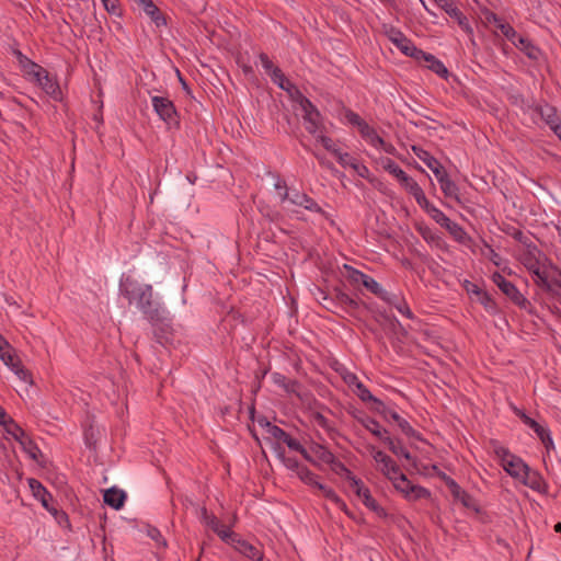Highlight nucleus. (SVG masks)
Instances as JSON below:
<instances>
[{
	"label": "nucleus",
	"mask_w": 561,
	"mask_h": 561,
	"mask_svg": "<svg viewBox=\"0 0 561 561\" xmlns=\"http://www.w3.org/2000/svg\"><path fill=\"white\" fill-rule=\"evenodd\" d=\"M12 371L18 376L20 380L30 385L33 383L31 373L22 365V363L15 369H12Z\"/></svg>",
	"instance_id": "obj_53"
},
{
	"label": "nucleus",
	"mask_w": 561,
	"mask_h": 561,
	"mask_svg": "<svg viewBox=\"0 0 561 561\" xmlns=\"http://www.w3.org/2000/svg\"><path fill=\"white\" fill-rule=\"evenodd\" d=\"M344 119L350 125L356 127L362 138L373 147L383 145V139L379 137L376 130L370 127L367 122L364 121L358 114L347 110L344 113Z\"/></svg>",
	"instance_id": "obj_6"
},
{
	"label": "nucleus",
	"mask_w": 561,
	"mask_h": 561,
	"mask_svg": "<svg viewBox=\"0 0 561 561\" xmlns=\"http://www.w3.org/2000/svg\"><path fill=\"white\" fill-rule=\"evenodd\" d=\"M300 115L304 121V126L306 130L317 137V135L322 134L325 129L323 124L322 116L317 107H298Z\"/></svg>",
	"instance_id": "obj_9"
},
{
	"label": "nucleus",
	"mask_w": 561,
	"mask_h": 561,
	"mask_svg": "<svg viewBox=\"0 0 561 561\" xmlns=\"http://www.w3.org/2000/svg\"><path fill=\"white\" fill-rule=\"evenodd\" d=\"M385 443L388 445L391 453L396 456L400 457L403 454L404 449H407L399 439H394L390 436H385Z\"/></svg>",
	"instance_id": "obj_49"
},
{
	"label": "nucleus",
	"mask_w": 561,
	"mask_h": 561,
	"mask_svg": "<svg viewBox=\"0 0 561 561\" xmlns=\"http://www.w3.org/2000/svg\"><path fill=\"white\" fill-rule=\"evenodd\" d=\"M344 380H345V382L350 387H355L356 388V383H360V381L357 378V376L355 374H352V373H347L346 375H344Z\"/></svg>",
	"instance_id": "obj_63"
},
{
	"label": "nucleus",
	"mask_w": 561,
	"mask_h": 561,
	"mask_svg": "<svg viewBox=\"0 0 561 561\" xmlns=\"http://www.w3.org/2000/svg\"><path fill=\"white\" fill-rule=\"evenodd\" d=\"M420 62H425L428 69H431L442 78H445L448 75L447 68L440 60L436 59L434 55L424 51V56L422 57Z\"/></svg>",
	"instance_id": "obj_26"
},
{
	"label": "nucleus",
	"mask_w": 561,
	"mask_h": 561,
	"mask_svg": "<svg viewBox=\"0 0 561 561\" xmlns=\"http://www.w3.org/2000/svg\"><path fill=\"white\" fill-rule=\"evenodd\" d=\"M274 451L288 470H291L296 473L302 466L296 458L286 456L285 450L280 445H276L274 447Z\"/></svg>",
	"instance_id": "obj_28"
},
{
	"label": "nucleus",
	"mask_w": 561,
	"mask_h": 561,
	"mask_svg": "<svg viewBox=\"0 0 561 561\" xmlns=\"http://www.w3.org/2000/svg\"><path fill=\"white\" fill-rule=\"evenodd\" d=\"M394 488L403 493L409 500H417L430 495L428 491L420 485H414L405 477V474L399 471V474L389 478Z\"/></svg>",
	"instance_id": "obj_8"
},
{
	"label": "nucleus",
	"mask_w": 561,
	"mask_h": 561,
	"mask_svg": "<svg viewBox=\"0 0 561 561\" xmlns=\"http://www.w3.org/2000/svg\"><path fill=\"white\" fill-rule=\"evenodd\" d=\"M369 291H371L373 294L377 295V296H381L382 294V288L381 286L374 279L371 278L370 276H366L365 280H364V284H363Z\"/></svg>",
	"instance_id": "obj_58"
},
{
	"label": "nucleus",
	"mask_w": 561,
	"mask_h": 561,
	"mask_svg": "<svg viewBox=\"0 0 561 561\" xmlns=\"http://www.w3.org/2000/svg\"><path fill=\"white\" fill-rule=\"evenodd\" d=\"M443 479L445 480L450 493L456 500L460 501L462 505L466 506L467 508L477 510L473 497L469 495L465 490H462L455 480L447 477L446 474H443Z\"/></svg>",
	"instance_id": "obj_16"
},
{
	"label": "nucleus",
	"mask_w": 561,
	"mask_h": 561,
	"mask_svg": "<svg viewBox=\"0 0 561 561\" xmlns=\"http://www.w3.org/2000/svg\"><path fill=\"white\" fill-rule=\"evenodd\" d=\"M520 481L529 486L533 490L540 491L541 486L543 484V481L540 477V474L536 471L530 470L528 467L527 472H525V476L522 477Z\"/></svg>",
	"instance_id": "obj_29"
},
{
	"label": "nucleus",
	"mask_w": 561,
	"mask_h": 561,
	"mask_svg": "<svg viewBox=\"0 0 561 561\" xmlns=\"http://www.w3.org/2000/svg\"><path fill=\"white\" fill-rule=\"evenodd\" d=\"M445 229H447L448 232L458 242L466 243L467 240H469V237H468L467 232L463 230V228L454 221H450L449 226H447Z\"/></svg>",
	"instance_id": "obj_40"
},
{
	"label": "nucleus",
	"mask_w": 561,
	"mask_h": 561,
	"mask_svg": "<svg viewBox=\"0 0 561 561\" xmlns=\"http://www.w3.org/2000/svg\"><path fill=\"white\" fill-rule=\"evenodd\" d=\"M477 296H478V300L479 302L488 310V311H491V312H495L496 310V304L495 301L491 298V296L481 290V289H477Z\"/></svg>",
	"instance_id": "obj_43"
},
{
	"label": "nucleus",
	"mask_w": 561,
	"mask_h": 561,
	"mask_svg": "<svg viewBox=\"0 0 561 561\" xmlns=\"http://www.w3.org/2000/svg\"><path fill=\"white\" fill-rule=\"evenodd\" d=\"M28 485L33 493V495L41 501L42 505L49 512H56L55 508L50 506V502L53 501V497L50 493L46 490V488L36 479L31 478L28 479Z\"/></svg>",
	"instance_id": "obj_19"
},
{
	"label": "nucleus",
	"mask_w": 561,
	"mask_h": 561,
	"mask_svg": "<svg viewBox=\"0 0 561 561\" xmlns=\"http://www.w3.org/2000/svg\"><path fill=\"white\" fill-rule=\"evenodd\" d=\"M296 474L304 483L308 485L316 488L317 484L319 483L317 480V476L304 465L299 468Z\"/></svg>",
	"instance_id": "obj_41"
},
{
	"label": "nucleus",
	"mask_w": 561,
	"mask_h": 561,
	"mask_svg": "<svg viewBox=\"0 0 561 561\" xmlns=\"http://www.w3.org/2000/svg\"><path fill=\"white\" fill-rule=\"evenodd\" d=\"M234 550L252 561H262L264 558L263 551L249 541L242 539L240 536L233 545Z\"/></svg>",
	"instance_id": "obj_18"
},
{
	"label": "nucleus",
	"mask_w": 561,
	"mask_h": 561,
	"mask_svg": "<svg viewBox=\"0 0 561 561\" xmlns=\"http://www.w3.org/2000/svg\"><path fill=\"white\" fill-rule=\"evenodd\" d=\"M542 254L537 248L527 249L522 254L523 265L535 276V283L545 289H550V283L545 271L541 268Z\"/></svg>",
	"instance_id": "obj_3"
},
{
	"label": "nucleus",
	"mask_w": 561,
	"mask_h": 561,
	"mask_svg": "<svg viewBox=\"0 0 561 561\" xmlns=\"http://www.w3.org/2000/svg\"><path fill=\"white\" fill-rule=\"evenodd\" d=\"M289 449L295 450L299 453L308 462L310 463H317L313 460V457L310 455V453L295 438H293L290 435L287 437L285 443Z\"/></svg>",
	"instance_id": "obj_34"
},
{
	"label": "nucleus",
	"mask_w": 561,
	"mask_h": 561,
	"mask_svg": "<svg viewBox=\"0 0 561 561\" xmlns=\"http://www.w3.org/2000/svg\"><path fill=\"white\" fill-rule=\"evenodd\" d=\"M317 489H319L320 491H322L323 495L332 501L333 503H335L341 510L343 511H346V504L340 499V496L330 488H328L327 485L322 484V483H318Z\"/></svg>",
	"instance_id": "obj_37"
},
{
	"label": "nucleus",
	"mask_w": 561,
	"mask_h": 561,
	"mask_svg": "<svg viewBox=\"0 0 561 561\" xmlns=\"http://www.w3.org/2000/svg\"><path fill=\"white\" fill-rule=\"evenodd\" d=\"M291 102L298 103L299 105H312V103L299 91V89L290 83L288 88L285 90Z\"/></svg>",
	"instance_id": "obj_35"
},
{
	"label": "nucleus",
	"mask_w": 561,
	"mask_h": 561,
	"mask_svg": "<svg viewBox=\"0 0 561 561\" xmlns=\"http://www.w3.org/2000/svg\"><path fill=\"white\" fill-rule=\"evenodd\" d=\"M376 462L381 463V471L388 478L399 474V467L397 463L383 451L376 450L373 455Z\"/></svg>",
	"instance_id": "obj_21"
},
{
	"label": "nucleus",
	"mask_w": 561,
	"mask_h": 561,
	"mask_svg": "<svg viewBox=\"0 0 561 561\" xmlns=\"http://www.w3.org/2000/svg\"><path fill=\"white\" fill-rule=\"evenodd\" d=\"M516 414L522 419V421L527 425L529 426L530 428L533 427H537L538 426V423L533 420L531 417H529L528 415H526L523 411L520 410H516Z\"/></svg>",
	"instance_id": "obj_61"
},
{
	"label": "nucleus",
	"mask_w": 561,
	"mask_h": 561,
	"mask_svg": "<svg viewBox=\"0 0 561 561\" xmlns=\"http://www.w3.org/2000/svg\"><path fill=\"white\" fill-rule=\"evenodd\" d=\"M355 389H356L355 393L358 396V398L362 401H364V402L373 401L374 403L377 404L376 408H380V405H382L383 402H381L379 399L375 398L362 382L356 383Z\"/></svg>",
	"instance_id": "obj_39"
},
{
	"label": "nucleus",
	"mask_w": 561,
	"mask_h": 561,
	"mask_svg": "<svg viewBox=\"0 0 561 561\" xmlns=\"http://www.w3.org/2000/svg\"><path fill=\"white\" fill-rule=\"evenodd\" d=\"M215 534H217L222 541L231 545L232 547L239 538L238 534L231 531L230 528L225 525Z\"/></svg>",
	"instance_id": "obj_44"
},
{
	"label": "nucleus",
	"mask_w": 561,
	"mask_h": 561,
	"mask_svg": "<svg viewBox=\"0 0 561 561\" xmlns=\"http://www.w3.org/2000/svg\"><path fill=\"white\" fill-rule=\"evenodd\" d=\"M104 503L108 506L119 510L126 500V493L123 490L111 488L104 492Z\"/></svg>",
	"instance_id": "obj_24"
},
{
	"label": "nucleus",
	"mask_w": 561,
	"mask_h": 561,
	"mask_svg": "<svg viewBox=\"0 0 561 561\" xmlns=\"http://www.w3.org/2000/svg\"><path fill=\"white\" fill-rule=\"evenodd\" d=\"M105 10L110 13H116L117 11V0H101Z\"/></svg>",
	"instance_id": "obj_64"
},
{
	"label": "nucleus",
	"mask_w": 561,
	"mask_h": 561,
	"mask_svg": "<svg viewBox=\"0 0 561 561\" xmlns=\"http://www.w3.org/2000/svg\"><path fill=\"white\" fill-rule=\"evenodd\" d=\"M334 157L342 167H351L353 169L358 168V163L347 152H342L341 150H339L337 153L334 154Z\"/></svg>",
	"instance_id": "obj_46"
},
{
	"label": "nucleus",
	"mask_w": 561,
	"mask_h": 561,
	"mask_svg": "<svg viewBox=\"0 0 561 561\" xmlns=\"http://www.w3.org/2000/svg\"><path fill=\"white\" fill-rule=\"evenodd\" d=\"M364 425L373 435L382 442H385V436H389L387 430H382L380 424L373 419L367 420Z\"/></svg>",
	"instance_id": "obj_42"
},
{
	"label": "nucleus",
	"mask_w": 561,
	"mask_h": 561,
	"mask_svg": "<svg viewBox=\"0 0 561 561\" xmlns=\"http://www.w3.org/2000/svg\"><path fill=\"white\" fill-rule=\"evenodd\" d=\"M414 198H415L416 203L430 215L432 214V209L437 208L428 202V199L426 198V196L424 194V191H422L416 196H414Z\"/></svg>",
	"instance_id": "obj_56"
},
{
	"label": "nucleus",
	"mask_w": 561,
	"mask_h": 561,
	"mask_svg": "<svg viewBox=\"0 0 561 561\" xmlns=\"http://www.w3.org/2000/svg\"><path fill=\"white\" fill-rule=\"evenodd\" d=\"M151 113L169 127L179 125V114L176 107H150Z\"/></svg>",
	"instance_id": "obj_22"
},
{
	"label": "nucleus",
	"mask_w": 561,
	"mask_h": 561,
	"mask_svg": "<svg viewBox=\"0 0 561 561\" xmlns=\"http://www.w3.org/2000/svg\"><path fill=\"white\" fill-rule=\"evenodd\" d=\"M376 411L383 415V417L388 420H392L398 424L403 434L409 437H416V432L410 425V423L402 419L396 411L388 409L383 403L380 408H376Z\"/></svg>",
	"instance_id": "obj_14"
},
{
	"label": "nucleus",
	"mask_w": 561,
	"mask_h": 561,
	"mask_svg": "<svg viewBox=\"0 0 561 561\" xmlns=\"http://www.w3.org/2000/svg\"><path fill=\"white\" fill-rule=\"evenodd\" d=\"M122 291L130 302L136 301L137 306L142 310L144 313L148 314L150 318H153L157 309L153 308V293L151 285H140L130 278H126L122 283Z\"/></svg>",
	"instance_id": "obj_1"
},
{
	"label": "nucleus",
	"mask_w": 561,
	"mask_h": 561,
	"mask_svg": "<svg viewBox=\"0 0 561 561\" xmlns=\"http://www.w3.org/2000/svg\"><path fill=\"white\" fill-rule=\"evenodd\" d=\"M413 153L423 161L428 169L434 173L435 178L438 175H442V172L445 171L444 167L440 164V162L433 157L428 151L425 149L419 147V146H412Z\"/></svg>",
	"instance_id": "obj_17"
},
{
	"label": "nucleus",
	"mask_w": 561,
	"mask_h": 561,
	"mask_svg": "<svg viewBox=\"0 0 561 561\" xmlns=\"http://www.w3.org/2000/svg\"><path fill=\"white\" fill-rule=\"evenodd\" d=\"M23 450L33 459L37 460L38 456L42 455L37 445L26 435L21 442H19Z\"/></svg>",
	"instance_id": "obj_36"
},
{
	"label": "nucleus",
	"mask_w": 561,
	"mask_h": 561,
	"mask_svg": "<svg viewBox=\"0 0 561 561\" xmlns=\"http://www.w3.org/2000/svg\"><path fill=\"white\" fill-rule=\"evenodd\" d=\"M352 490L356 495L362 499L366 507L377 513L379 516H386L385 510L378 505L375 499L371 496L370 491L363 484V482L355 477L348 474Z\"/></svg>",
	"instance_id": "obj_10"
},
{
	"label": "nucleus",
	"mask_w": 561,
	"mask_h": 561,
	"mask_svg": "<svg viewBox=\"0 0 561 561\" xmlns=\"http://www.w3.org/2000/svg\"><path fill=\"white\" fill-rule=\"evenodd\" d=\"M260 60L262 67L266 71V73L271 77L274 73V70H278L279 68L273 64V61L268 58L265 53L260 54Z\"/></svg>",
	"instance_id": "obj_52"
},
{
	"label": "nucleus",
	"mask_w": 561,
	"mask_h": 561,
	"mask_svg": "<svg viewBox=\"0 0 561 561\" xmlns=\"http://www.w3.org/2000/svg\"><path fill=\"white\" fill-rule=\"evenodd\" d=\"M382 168L401 182L408 174L391 159L382 160Z\"/></svg>",
	"instance_id": "obj_38"
},
{
	"label": "nucleus",
	"mask_w": 561,
	"mask_h": 561,
	"mask_svg": "<svg viewBox=\"0 0 561 561\" xmlns=\"http://www.w3.org/2000/svg\"><path fill=\"white\" fill-rule=\"evenodd\" d=\"M534 114L539 116L561 140V119L556 107H534Z\"/></svg>",
	"instance_id": "obj_13"
},
{
	"label": "nucleus",
	"mask_w": 561,
	"mask_h": 561,
	"mask_svg": "<svg viewBox=\"0 0 561 561\" xmlns=\"http://www.w3.org/2000/svg\"><path fill=\"white\" fill-rule=\"evenodd\" d=\"M431 217L442 227L446 228L451 221L440 209H432Z\"/></svg>",
	"instance_id": "obj_57"
},
{
	"label": "nucleus",
	"mask_w": 561,
	"mask_h": 561,
	"mask_svg": "<svg viewBox=\"0 0 561 561\" xmlns=\"http://www.w3.org/2000/svg\"><path fill=\"white\" fill-rule=\"evenodd\" d=\"M265 427L268 436L276 440V443L273 445V448L276 445H279L280 442L285 443V440L289 436V434L286 433L283 428L278 427L277 425L271 424L270 422L265 423Z\"/></svg>",
	"instance_id": "obj_33"
},
{
	"label": "nucleus",
	"mask_w": 561,
	"mask_h": 561,
	"mask_svg": "<svg viewBox=\"0 0 561 561\" xmlns=\"http://www.w3.org/2000/svg\"><path fill=\"white\" fill-rule=\"evenodd\" d=\"M346 276L354 284H364L366 274L345 265Z\"/></svg>",
	"instance_id": "obj_50"
},
{
	"label": "nucleus",
	"mask_w": 561,
	"mask_h": 561,
	"mask_svg": "<svg viewBox=\"0 0 561 561\" xmlns=\"http://www.w3.org/2000/svg\"><path fill=\"white\" fill-rule=\"evenodd\" d=\"M492 280L501 289V291L507 296L516 306L528 311L529 313L533 312L531 302L517 289L513 283L507 280L497 272L493 274Z\"/></svg>",
	"instance_id": "obj_5"
},
{
	"label": "nucleus",
	"mask_w": 561,
	"mask_h": 561,
	"mask_svg": "<svg viewBox=\"0 0 561 561\" xmlns=\"http://www.w3.org/2000/svg\"><path fill=\"white\" fill-rule=\"evenodd\" d=\"M339 313L344 311L351 316L355 314L359 304L340 289L334 290Z\"/></svg>",
	"instance_id": "obj_20"
},
{
	"label": "nucleus",
	"mask_w": 561,
	"mask_h": 561,
	"mask_svg": "<svg viewBox=\"0 0 561 561\" xmlns=\"http://www.w3.org/2000/svg\"><path fill=\"white\" fill-rule=\"evenodd\" d=\"M533 430L538 435V437L540 438L541 442H546V438H548V434H549V431L547 428H545L543 426H541L538 423V426L533 427Z\"/></svg>",
	"instance_id": "obj_62"
},
{
	"label": "nucleus",
	"mask_w": 561,
	"mask_h": 561,
	"mask_svg": "<svg viewBox=\"0 0 561 561\" xmlns=\"http://www.w3.org/2000/svg\"><path fill=\"white\" fill-rule=\"evenodd\" d=\"M317 141H319L329 152L332 154L337 153L340 150L336 146V144L331 139L330 137H327L322 134L317 135Z\"/></svg>",
	"instance_id": "obj_48"
},
{
	"label": "nucleus",
	"mask_w": 561,
	"mask_h": 561,
	"mask_svg": "<svg viewBox=\"0 0 561 561\" xmlns=\"http://www.w3.org/2000/svg\"><path fill=\"white\" fill-rule=\"evenodd\" d=\"M492 19L495 23V26L501 33L510 39L514 45H517L516 38L519 34L506 22L499 19L495 14H492Z\"/></svg>",
	"instance_id": "obj_27"
},
{
	"label": "nucleus",
	"mask_w": 561,
	"mask_h": 561,
	"mask_svg": "<svg viewBox=\"0 0 561 561\" xmlns=\"http://www.w3.org/2000/svg\"><path fill=\"white\" fill-rule=\"evenodd\" d=\"M205 525L210 528L214 533L218 531L224 525L221 522L213 515L211 517H207V522Z\"/></svg>",
	"instance_id": "obj_60"
},
{
	"label": "nucleus",
	"mask_w": 561,
	"mask_h": 561,
	"mask_svg": "<svg viewBox=\"0 0 561 561\" xmlns=\"http://www.w3.org/2000/svg\"><path fill=\"white\" fill-rule=\"evenodd\" d=\"M288 201L293 205L300 206V207H304L307 210H310V211H313V213H318V214H321V215L325 216V213L318 205V203L313 198H311L310 196H308L307 194H305L302 192L293 190L290 195H289V197H288Z\"/></svg>",
	"instance_id": "obj_15"
},
{
	"label": "nucleus",
	"mask_w": 561,
	"mask_h": 561,
	"mask_svg": "<svg viewBox=\"0 0 561 561\" xmlns=\"http://www.w3.org/2000/svg\"><path fill=\"white\" fill-rule=\"evenodd\" d=\"M400 183L413 197L423 191L422 187L409 175H407Z\"/></svg>",
	"instance_id": "obj_45"
},
{
	"label": "nucleus",
	"mask_w": 561,
	"mask_h": 561,
	"mask_svg": "<svg viewBox=\"0 0 561 561\" xmlns=\"http://www.w3.org/2000/svg\"><path fill=\"white\" fill-rule=\"evenodd\" d=\"M275 190L278 192V195L282 199V202H285L288 199L291 192H289L287 184L284 180L278 179L275 183Z\"/></svg>",
	"instance_id": "obj_59"
},
{
	"label": "nucleus",
	"mask_w": 561,
	"mask_h": 561,
	"mask_svg": "<svg viewBox=\"0 0 561 561\" xmlns=\"http://www.w3.org/2000/svg\"><path fill=\"white\" fill-rule=\"evenodd\" d=\"M0 358L11 370L15 369L22 363L11 345L0 353Z\"/></svg>",
	"instance_id": "obj_31"
},
{
	"label": "nucleus",
	"mask_w": 561,
	"mask_h": 561,
	"mask_svg": "<svg viewBox=\"0 0 561 561\" xmlns=\"http://www.w3.org/2000/svg\"><path fill=\"white\" fill-rule=\"evenodd\" d=\"M516 42H517V45H515V46L518 47L520 50H523L529 58H531V59L538 58L540 50L535 45H533L528 38H526L522 35H518V37L516 38Z\"/></svg>",
	"instance_id": "obj_30"
},
{
	"label": "nucleus",
	"mask_w": 561,
	"mask_h": 561,
	"mask_svg": "<svg viewBox=\"0 0 561 561\" xmlns=\"http://www.w3.org/2000/svg\"><path fill=\"white\" fill-rule=\"evenodd\" d=\"M2 426L4 427L5 432L18 442H21L27 435L11 416L7 419Z\"/></svg>",
	"instance_id": "obj_32"
},
{
	"label": "nucleus",
	"mask_w": 561,
	"mask_h": 561,
	"mask_svg": "<svg viewBox=\"0 0 561 561\" xmlns=\"http://www.w3.org/2000/svg\"><path fill=\"white\" fill-rule=\"evenodd\" d=\"M321 295L322 305L325 309L339 313L335 296L329 297L324 291L319 290Z\"/></svg>",
	"instance_id": "obj_51"
},
{
	"label": "nucleus",
	"mask_w": 561,
	"mask_h": 561,
	"mask_svg": "<svg viewBox=\"0 0 561 561\" xmlns=\"http://www.w3.org/2000/svg\"><path fill=\"white\" fill-rule=\"evenodd\" d=\"M271 80L273 83L277 84L282 90H286L288 85L291 83L290 80L284 75V72L278 69L274 70V73L271 76Z\"/></svg>",
	"instance_id": "obj_47"
},
{
	"label": "nucleus",
	"mask_w": 561,
	"mask_h": 561,
	"mask_svg": "<svg viewBox=\"0 0 561 561\" xmlns=\"http://www.w3.org/2000/svg\"><path fill=\"white\" fill-rule=\"evenodd\" d=\"M136 3L144 9L157 26L165 24V19L161 15L160 10L151 0H137Z\"/></svg>",
	"instance_id": "obj_25"
},
{
	"label": "nucleus",
	"mask_w": 561,
	"mask_h": 561,
	"mask_svg": "<svg viewBox=\"0 0 561 561\" xmlns=\"http://www.w3.org/2000/svg\"><path fill=\"white\" fill-rule=\"evenodd\" d=\"M28 75L32 76L33 79L42 87L45 93L50 96L51 101H62V93L59 84L43 67L32 62Z\"/></svg>",
	"instance_id": "obj_4"
},
{
	"label": "nucleus",
	"mask_w": 561,
	"mask_h": 561,
	"mask_svg": "<svg viewBox=\"0 0 561 561\" xmlns=\"http://www.w3.org/2000/svg\"><path fill=\"white\" fill-rule=\"evenodd\" d=\"M389 41L405 56L412 57L416 61H421L424 51L419 49L411 39H409L401 31L390 28L387 33Z\"/></svg>",
	"instance_id": "obj_7"
},
{
	"label": "nucleus",
	"mask_w": 561,
	"mask_h": 561,
	"mask_svg": "<svg viewBox=\"0 0 561 561\" xmlns=\"http://www.w3.org/2000/svg\"><path fill=\"white\" fill-rule=\"evenodd\" d=\"M414 198H415L416 203L430 215L432 214V209L437 208L428 202V199L426 198V196L424 194V191H422L416 196H414Z\"/></svg>",
	"instance_id": "obj_55"
},
{
	"label": "nucleus",
	"mask_w": 561,
	"mask_h": 561,
	"mask_svg": "<svg viewBox=\"0 0 561 561\" xmlns=\"http://www.w3.org/2000/svg\"><path fill=\"white\" fill-rule=\"evenodd\" d=\"M436 179L440 185V190L443 191L444 195L446 197L454 198L456 202L460 203L458 186L455 184L454 181L450 180L447 172H442V175H438Z\"/></svg>",
	"instance_id": "obj_23"
},
{
	"label": "nucleus",
	"mask_w": 561,
	"mask_h": 561,
	"mask_svg": "<svg viewBox=\"0 0 561 561\" xmlns=\"http://www.w3.org/2000/svg\"><path fill=\"white\" fill-rule=\"evenodd\" d=\"M490 447L494 455L501 460L503 469L513 478L522 479L527 472L528 466L517 456L512 455L510 450L499 444L496 440L490 442Z\"/></svg>",
	"instance_id": "obj_2"
},
{
	"label": "nucleus",
	"mask_w": 561,
	"mask_h": 561,
	"mask_svg": "<svg viewBox=\"0 0 561 561\" xmlns=\"http://www.w3.org/2000/svg\"><path fill=\"white\" fill-rule=\"evenodd\" d=\"M310 451L314 455L316 458L313 460L317 462L316 466L319 462H323L327 465H331L334 470H342L346 471L350 474V471L346 469L344 463L339 461L335 456L324 446L320 444H312L310 446Z\"/></svg>",
	"instance_id": "obj_11"
},
{
	"label": "nucleus",
	"mask_w": 561,
	"mask_h": 561,
	"mask_svg": "<svg viewBox=\"0 0 561 561\" xmlns=\"http://www.w3.org/2000/svg\"><path fill=\"white\" fill-rule=\"evenodd\" d=\"M440 5V8L453 19H455L458 25L469 35H473V30L468 19L462 12L456 7L453 0H434Z\"/></svg>",
	"instance_id": "obj_12"
},
{
	"label": "nucleus",
	"mask_w": 561,
	"mask_h": 561,
	"mask_svg": "<svg viewBox=\"0 0 561 561\" xmlns=\"http://www.w3.org/2000/svg\"><path fill=\"white\" fill-rule=\"evenodd\" d=\"M414 198H415L416 203L430 215L432 214V209L437 208L428 202V199L426 198V196L424 194V191H422L416 196H414Z\"/></svg>",
	"instance_id": "obj_54"
}]
</instances>
